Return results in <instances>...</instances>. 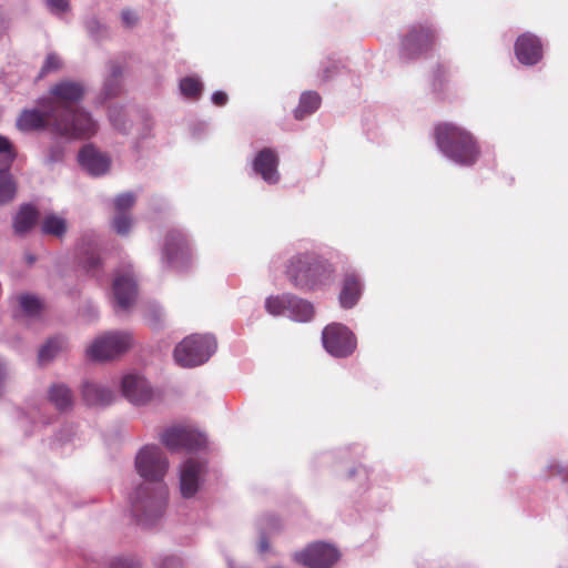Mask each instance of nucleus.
I'll list each match as a JSON object with an SVG mask.
<instances>
[{"mask_svg": "<svg viewBox=\"0 0 568 568\" xmlns=\"http://www.w3.org/2000/svg\"><path fill=\"white\" fill-rule=\"evenodd\" d=\"M266 547H267L266 542L262 541V542H261V548H262V550L266 549Z\"/></svg>", "mask_w": 568, "mask_h": 568, "instance_id": "nucleus-49", "label": "nucleus"}, {"mask_svg": "<svg viewBox=\"0 0 568 568\" xmlns=\"http://www.w3.org/2000/svg\"><path fill=\"white\" fill-rule=\"evenodd\" d=\"M17 186L8 170H0V205L12 201L16 196Z\"/></svg>", "mask_w": 568, "mask_h": 568, "instance_id": "nucleus-30", "label": "nucleus"}, {"mask_svg": "<svg viewBox=\"0 0 568 568\" xmlns=\"http://www.w3.org/2000/svg\"><path fill=\"white\" fill-rule=\"evenodd\" d=\"M79 162L92 175L104 174L110 166L109 158L92 145H85L80 150Z\"/></svg>", "mask_w": 568, "mask_h": 568, "instance_id": "nucleus-19", "label": "nucleus"}, {"mask_svg": "<svg viewBox=\"0 0 568 568\" xmlns=\"http://www.w3.org/2000/svg\"><path fill=\"white\" fill-rule=\"evenodd\" d=\"M0 153L8 154L11 161L16 158L12 143L3 135H0Z\"/></svg>", "mask_w": 568, "mask_h": 568, "instance_id": "nucleus-39", "label": "nucleus"}, {"mask_svg": "<svg viewBox=\"0 0 568 568\" xmlns=\"http://www.w3.org/2000/svg\"><path fill=\"white\" fill-rule=\"evenodd\" d=\"M163 255L169 264L184 260L190 255L187 241L179 230H170L165 235Z\"/></svg>", "mask_w": 568, "mask_h": 568, "instance_id": "nucleus-18", "label": "nucleus"}, {"mask_svg": "<svg viewBox=\"0 0 568 568\" xmlns=\"http://www.w3.org/2000/svg\"><path fill=\"white\" fill-rule=\"evenodd\" d=\"M202 88V83L193 77H186L180 81V90L189 99H199Z\"/></svg>", "mask_w": 568, "mask_h": 568, "instance_id": "nucleus-31", "label": "nucleus"}, {"mask_svg": "<svg viewBox=\"0 0 568 568\" xmlns=\"http://www.w3.org/2000/svg\"><path fill=\"white\" fill-rule=\"evenodd\" d=\"M135 203V195L132 192L119 194L114 199V209L116 213H128Z\"/></svg>", "mask_w": 568, "mask_h": 568, "instance_id": "nucleus-34", "label": "nucleus"}, {"mask_svg": "<svg viewBox=\"0 0 568 568\" xmlns=\"http://www.w3.org/2000/svg\"><path fill=\"white\" fill-rule=\"evenodd\" d=\"M216 348L211 335L192 334L179 343L174 349L175 362L183 367H193L205 363Z\"/></svg>", "mask_w": 568, "mask_h": 568, "instance_id": "nucleus-5", "label": "nucleus"}, {"mask_svg": "<svg viewBox=\"0 0 568 568\" xmlns=\"http://www.w3.org/2000/svg\"><path fill=\"white\" fill-rule=\"evenodd\" d=\"M100 258L94 254H91L84 262V266L88 272H92L94 274L95 270L100 267Z\"/></svg>", "mask_w": 568, "mask_h": 568, "instance_id": "nucleus-42", "label": "nucleus"}, {"mask_svg": "<svg viewBox=\"0 0 568 568\" xmlns=\"http://www.w3.org/2000/svg\"><path fill=\"white\" fill-rule=\"evenodd\" d=\"M83 400L90 406H105L112 403L114 393L95 383H85L82 388Z\"/></svg>", "mask_w": 568, "mask_h": 568, "instance_id": "nucleus-20", "label": "nucleus"}, {"mask_svg": "<svg viewBox=\"0 0 568 568\" xmlns=\"http://www.w3.org/2000/svg\"><path fill=\"white\" fill-rule=\"evenodd\" d=\"M49 400L60 412H67L73 406L71 389L64 384H54L49 389Z\"/></svg>", "mask_w": 568, "mask_h": 568, "instance_id": "nucleus-23", "label": "nucleus"}, {"mask_svg": "<svg viewBox=\"0 0 568 568\" xmlns=\"http://www.w3.org/2000/svg\"><path fill=\"white\" fill-rule=\"evenodd\" d=\"M28 262H29V264H32L34 262V257L33 256H28Z\"/></svg>", "mask_w": 568, "mask_h": 568, "instance_id": "nucleus-48", "label": "nucleus"}, {"mask_svg": "<svg viewBox=\"0 0 568 568\" xmlns=\"http://www.w3.org/2000/svg\"><path fill=\"white\" fill-rule=\"evenodd\" d=\"M132 344L133 337L130 333L109 332L97 337L85 353L87 357L92 361H111L124 354Z\"/></svg>", "mask_w": 568, "mask_h": 568, "instance_id": "nucleus-6", "label": "nucleus"}, {"mask_svg": "<svg viewBox=\"0 0 568 568\" xmlns=\"http://www.w3.org/2000/svg\"><path fill=\"white\" fill-rule=\"evenodd\" d=\"M205 471V465L195 459H187L181 467L180 488L184 498L193 497L199 490L200 480Z\"/></svg>", "mask_w": 568, "mask_h": 568, "instance_id": "nucleus-13", "label": "nucleus"}, {"mask_svg": "<svg viewBox=\"0 0 568 568\" xmlns=\"http://www.w3.org/2000/svg\"><path fill=\"white\" fill-rule=\"evenodd\" d=\"M227 100H229V97H227V94H226L225 92H223V91H216V92H214V93H213V95H212V101H213V103H214L215 105H217V106H223V105H225V104H226V102H227Z\"/></svg>", "mask_w": 568, "mask_h": 568, "instance_id": "nucleus-44", "label": "nucleus"}, {"mask_svg": "<svg viewBox=\"0 0 568 568\" xmlns=\"http://www.w3.org/2000/svg\"><path fill=\"white\" fill-rule=\"evenodd\" d=\"M19 304L22 311L29 315H36L41 310V303L39 298L33 295L24 294L19 297Z\"/></svg>", "mask_w": 568, "mask_h": 568, "instance_id": "nucleus-32", "label": "nucleus"}, {"mask_svg": "<svg viewBox=\"0 0 568 568\" xmlns=\"http://www.w3.org/2000/svg\"><path fill=\"white\" fill-rule=\"evenodd\" d=\"M161 442L171 450L186 448L197 449L204 445V437L191 429L184 427H171L163 432Z\"/></svg>", "mask_w": 568, "mask_h": 568, "instance_id": "nucleus-12", "label": "nucleus"}, {"mask_svg": "<svg viewBox=\"0 0 568 568\" xmlns=\"http://www.w3.org/2000/svg\"><path fill=\"white\" fill-rule=\"evenodd\" d=\"M329 77H331L329 69H326L323 78H324V80H327V79H329Z\"/></svg>", "mask_w": 568, "mask_h": 568, "instance_id": "nucleus-47", "label": "nucleus"}, {"mask_svg": "<svg viewBox=\"0 0 568 568\" xmlns=\"http://www.w3.org/2000/svg\"><path fill=\"white\" fill-rule=\"evenodd\" d=\"M435 140L439 150L460 165L471 166L479 158L480 149L475 136L456 124H437Z\"/></svg>", "mask_w": 568, "mask_h": 568, "instance_id": "nucleus-3", "label": "nucleus"}, {"mask_svg": "<svg viewBox=\"0 0 568 568\" xmlns=\"http://www.w3.org/2000/svg\"><path fill=\"white\" fill-rule=\"evenodd\" d=\"M293 294H282L276 296H270L265 301V308L267 313L273 316L288 314L291 307Z\"/></svg>", "mask_w": 568, "mask_h": 568, "instance_id": "nucleus-28", "label": "nucleus"}, {"mask_svg": "<svg viewBox=\"0 0 568 568\" xmlns=\"http://www.w3.org/2000/svg\"><path fill=\"white\" fill-rule=\"evenodd\" d=\"M278 155L271 148L262 149L253 161V169L266 183L276 184L280 181Z\"/></svg>", "mask_w": 568, "mask_h": 568, "instance_id": "nucleus-14", "label": "nucleus"}, {"mask_svg": "<svg viewBox=\"0 0 568 568\" xmlns=\"http://www.w3.org/2000/svg\"><path fill=\"white\" fill-rule=\"evenodd\" d=\"M436 42V32L428 24L413 26L402 40L400 54L405 60L419 58L433 49Z\"/></svg>", "mask_w": 568, "mask_h": 568, "instance_id": "nucleus-9", "label": "nucleus"}, {"mask_svg": "<svg viewBox=\"0 0 568 568\" xmlns=\"http://www.w3.org/2000/svg\"><path fill=\"white\" fill-rule=\"evenodd\" d=\"M121 18H122V22H123L124 27H126V28H133L138 23V20H139L136 13L130 9L123 10Z\"/></svg>", "mask_w": 568, "mask_h": 568, "instance_id": "nucleus-38", "label": "nucleus"}, {"mask_svg": "<svg viewBox=\"0 0 568 568\" xmlns=\"http://www.w3.org/2000/svg\"><path fill=\"white\" fill-rule=\"evenodd\" d=\"M141 477L149 480L138 487L131 498V511L136 523L151 526L162 517L168 503V488L162 483L169 462L158 446H144L135 458Z\"/></svg>", "mask_w": 568, "mask_h": 568, "instance_id": "nucleus-1", "label": "nucleus"}, {"mask_svg": "<svg viewBox=\"0 0 568 568\" xmlns=\"http://www.w3.org/2000/svg\"><path fill=\"white\" fill-rule=\"evenodd\" d=\"M85 93L84 85L77 81L62 80L50 88L49 97L41 98L38 101L40 108L49 106L54 110L58 116L72 115V110L83 99Z\"/></svg>", "mask_w": 568, "mask_h": 568, "instance_id": "nucleus-4", "label": "nucleus"}, {"mask_svg": "<svg viewBox=\"0 0 568 568\" xmlns=\"http://www.w3.org/2000/svg\"><path fill=\"white\" fill-rule=\"evenodd\" d=\"M442 74H444V70H443V68H440V67H439V68L436 70V77H440Z\"/></svg>", "mask_w": 568, "mask_h": 568, "instance_id": "nucleus-46", "label": "nucleus"}, {"mask_svg": "<svg viewBox=\"0 0 568 568\" xmlns=\"http://www.w3.org/2000/svg\"><path fill=\"white\" fill-rule=\"evenodd\" d=\"M63 159V148L60 144L50 146L47 151L45 161L48 163L59 162Z\"/></svg>", "mask_w": 568, "mask_h": 568, "instance_id": "nucleus-36", "label": "nucleus"}, {"mask_svg": "<svg viewBox=\"0 0 568 568\" xmlns=\"http://www.w3.org/2000/svg\"><path fill=\"white\" fill-rule=\"evenodd\" d=\"M339 557L338 549L324 541L312 542L293 554V560L306 568H333Z\"/></svg>", "mask_w": 568, "mask_h": 568, "instance_id": "nucleus-7", "label": "nucleus"}, {"mask_svg": "<svg viewBox=\"0 0 568 568\" xmlns=\"http://www.w3.org/2000/svg\"><path fill=\"white\" fill-rule=\"evenodd\" d=\"M290 283L298 290H316L334 281L333 265L314 253H300L288 260L285 270Z\"/></svg>", "mask_w": 568, "mask_h": 568, "instance_id": "nucleus-2", "label": "nucleus"}, {"mask_svg": "<svg viewBox=\"0 0 568 568\" xmlns=\"http://www.w3.org/2000/svg\"><path fill=\"white\" fill-rule=\"evenodd\" d=\"M321 105V97L315 91H307L301 95L300 103L294 111L296 120H303L305 116L314 113Z\"/></svg>", "mask_w": 568, "mask_h": 568, "instance_id": "nucleus-24", "label": "nucleus"}, {"mask_svg": "<svg viewBox=\"0 0 568 568\" xmlns=\"http://www.w3.org/2000/svg\"><path fill=\"white\" fill-rule=\"evenodd\" d=\"M55 134L65 138H89L97 132V123L91 115L80 109L72 110V115L59 116L54 121Z\"/></svg>", "mask_w": 568, "mask_h": 568, "instance_id": "nucleus-10", "label": "nucleus"}, {"mask_svg": "<svg viewBox=\"0 0 568 568\" xmlns=\"http://www.w3.org/2000/svg\"><path fill=\"white\" fill-rule=\"evenodd\" d=\"M362 293V284L354 273L345 275L343 288L339 294V303L344 308L353 307Z\"/></svg>", "mask_w": 568, "mask_h": 568, "instance_id": "nucleus-21", "label": "nucleus"}, {"mask_svg": "<svg viewBox=\"0 0 568 568\" xmlns=\"http://www.w3.org/2000/svg\"><path fill=\"white\" fill-rule=\"evenodd\" d=\"M109 118H110V121L112 122V124L114 125V128H116L118 130L123 129V122L121 120L120 111H118L115 108L110 109Z\"/></svg>", "mask_w": 568, "mask_h": 568, "instance_id": "nucleus-43", "label": "nucleus"}, {"mask_svg": "<svg viewBox=\"0 0 568 568\" xmlns=\"http://www.w3.org/2000/svg\"><path fill=\"white\" fill-rule=\"evenodd\" d=\"M41 109L22 110L17 118V128L21 132L50 130L55 133L54 121L59 120L58 113L54 110H50L49 106Z\"/></svg>", "mask_w": 568, "mask_h": 568, "instance_id": "nucleus-11", "label": "nucleus"}, {"mask_svg": "<svg viewBox=\"0 0 568 568\" xmlns=\"http://www.w3.org/2000/svg\"><path fill=\"white\" fill-rule=\"evenodd\" d=\"M182 560L179 557L170 556L163 559L161 568H182Z\"/></svg>", "mask_w": 568, "mask_h": 568, "instance_id": "nucleus-41", "label": "nucleus"}, {"mask_svg": "<svg viewBox=\"0 0 568 568\" xmlns=\"http://www.w3.org/2000/svg\"><path fill=\"white\" fill-rule=\"evenodd\" d=\"M109 568H140V564L132 558H114Z\"/></svg>", "mask_w": 568, "mask_h": 568, "instance_id": "nucleus-37", "label": "nucleus"}, {"mask_svg": "<svg viewBox=\"0 0 568 568\" xmlns=\"http://www.w3.org/2000/svg\"><path fill=\"white\" fill-rule=\"evenodd\" d=\"M47 3L51 11L55 13H63L69 9V3L67 0H47Z\"/></svg>", "mask_w": 568, "mask_h": 568, "instance_id": "nucleus-40", "label": "nucleus"}, {"mask_svg": "<svg viewBox=\"0 0 568 568\" xmlns=\"http://www.w3.org/2000/svg\"><path fill=\"white\" fill-rule=\"evenodd\" d=\"M113 295L115 303L122 310L130 308L138 295L136 281L132 274H119L113 281Z\"/></svg>", "mask_w": 568, "mask_h": 568, "instance_id": "nucleus-15", "label": "nucleus"}, {"mask_svg": "<svg viewBox=\"0 0 568 568\" xmlns=\"http://www.w3.org/2000/svg\"><path fill=\"white\" fill-rule=\"evenodd\" d=\"M324 348L334 357H347L356 348L357 341L353 332L341 323H331L323 329Z\"/></svg>", "mask_w": 568, "mask_h": 568, "instance_id": "nucleus-8", "label": "nucleus"}, {"mask_svg": "<svg viewBox=\"0 0 568 568\" xmlns=\"http://www.w3.org/2000/svg\"><path fill=\"white\" fill-rule=\"evenodd\" d=\"M7 376H8L7 368H6L4 364L0 361V396L2 395Z\"/></svg>", "mask_w": 568, "mask_h": 568, "instance_id": "nucleus-45", "label": "nucleus"}, {"mask_svg": "<svg viewBox=\"0 0 568 568\" xmlns=\"http://www.w3.org/2000/svg\"><path fill=\"white\" fill-rule=\"evenodd\" d=\"M515 53L523 64H536L542 57L541 43L536 36L521 34L515 43Z\"/></svg>", "mask_w": 568, "mask_h": 568, "instance_id": "nucleus-17", "label": "nucleus"}, {"mask_svg": "<svg viewBox=\"0 0 568 568\" xmlns=\"http://www.w3.org/2000/svg\"><path fill=\"white\" fill-rule=\"evenodd\" d=\"M67 342L64 338L57 336L50 338L39 351L38 359L40 364H45L54 358L60 352L65 349Z\"/></svg>", "mask_w": 568, "mask_h": 568, "instance_id": "nucleus-27", "label": "nucleus"}, {"mask_svg": "<svg viewBox=\"0 0 568 568\" xmlns=\"http://www.w3.org/2000/svg\"><path fill=\"white\" fill-rule=\"evenodd\" d=\"M132 225V219L129 213H116L112 221V227L120 235L129 233Z\"/></svg>", "mask_w": 568, "mask_h": 568, "instance_id": "nucleus-35", "label": "nucleus"}, {"mask_svg": "<svg viewBox=\"0 0 568 568\" xmlns=\"http://www.w3.org/2000/svg\"><path fill=\"white\" fill-rule=\"evenodd\" d=\"M41 232L45 235L62 237L67 232V222L64 219L50 214L47 215L41 223Z\"/></svg>", "mask_w": 568, "mask_h": 568, "instance_id": "nucleus-29", "label": "nucleus"}, {"mask_svg": "<svg viewBox=\"0 0 568 568\" xmlns=\"http://www.w3.org/2000/svg\"><path fill=\"white\" fill-rule=\"evenodd\" d=\"M288 316L296 322H308L314 316V307L312 303L292 295L291 307L288 308Z\"/></svg>", "mask_w": 568, "mask_h": 568, "instance_id": "nucleus-25", "label": "nucleus"}, {"mask_svg": "<svg viewBox=\"0 0 568 568\" xmlns=\"http://www.w3.org/2000/svg\"><path fill=\"white\" fill-rule=\"evenodd\" d=\"M62 68V61L55 53H49L41 67L39 78H43L51 72H57Z\"/></svg>", "mask_w": 568, "mask_h": 568, "instance_id": "nucleus-33", "label": "nucleus"}, {"mask_svg": "<svg viewBox=\"0 0 568 568\" xmlns=\"http://www.w3.org/2000/svg\"><path fill=\"white\" fill-rule=\"evenodd\" d=\"M122 393L133 404L142 405L152 398L149 383L139 375H126L122 379Z\"/></svg>", "mask_w": 568, "mask_h": 568, "instance_id": "nucleus-16", "label": "nucleus"}, {"mask_svg": "<svg viewBox=\"0 0 568 568\" xmlns=\"http://www.w3.org/2000/svg\"><path fill=\"white\" fill-rule=\"evenodd\" d=\"M110 74L106 78L103 87V94L105 98H114L121 93V77L122 68L116 62H110Z\"/></svg>", "mask_w": 568, "mask_h": 568, "instance_id": "nucleus-26", "label": "nucleus"}, {"mask_svg": "<svg viewBox=\"0 0 568 568\" xmlns=\"http://www.w3.org/2000/svg\"><path fill=\"white\" fill-rule=\"evenodd\" d=\"M38 217L39 212L34 206L30 204L22 205L13 221L14 232L20 235L29 232L37 223Z\"/></svg>", "mask_w": 568, "mask_h": 568, "instance_id": "nucleus-22", "label": "nucleus"}]
</instances>
